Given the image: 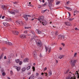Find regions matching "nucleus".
I'll return each mask as SVG.
<instances>
[{
    "instance_id": "nucleus-29",
    "label": "nucleus",
    "mask_w": 79,
    "mask_h": 79,
    "mask_svg": "<svg viewBox=\"0 0 79 79\" xmlns=\"http://www.w3.org/2000/svg\"><path fill=\"white\" fill-rule=\"evenodd\" d=\"M47 5V2H45V4L44 5H41L42 6H45V5Z\"/></svg>"
},
{
    "instance_id": "nucleus-35",
    "label": "nucleus",
    "mask_w": 79,
    "mask_h": 79,
    "mask_svg": "<svg viewBox=\"0 0 79 79\" xmlns=\"http://www.w3.org/2000/svg\"><path fill=\"white\" fill-rule=\"evenodd\" d=\"M2 75L3 76H5V75H6V73L5 72H3L2 73Z\"/></svg>"
},
{
    "instance_id": "nucleus-28",
    "label": "nucleus",
    "mask_w": 79,
    "mask_h": 79,
    "mask_svg": "<svg viewBox=\"0 0 79 79\" xmlns=\"http://www.w3.org/2000/svg\"><path fill=\"white\" fill-rule=\"evenodd\" d=\"M3 53H2V54H1L0 57V60L2 58V57H3Z\"/></svg>"
},
{
    "instance_id": "nucleus-8",
    "label": "nucleus",
    "mask_w": 79,
    "mask_h": 79,
    "mask_svg": "<svg viewBox=\"0 0 79 79\" xmlns=\"http://www.w3.org/2000/svg\"><path fill=\"white\" fill-rule=\"evenodd\" d=\"M26 35H21L20 36V37L21 38V39H25V38H26Z\"/></svg>"
},
{
    "instance_id": "nucleus-40",
    "label": "nucleus",
    "mask_w": 79,
    "mask_h": 79,
    "mask_svg": "<svg viewBox=\"0 0 79 79\" xmlns=\"http://www.w3.org/2000/svg\"><path fill=\"white\" fill-rule=\"evenodd\" d=\"M51 51V48H49V49L48 52L49 53H50V52Z\"/></svg>"
},
{
    "instance_id": "nucleus-47",
    "label": "nucleus",
    "mask_w": 79,
    "mask_h": 79,
    "mask_svg": "<svg viewBox=\"0 0 79 79\" xmlns=\"http://www.w3.org/2000/svg\"><path fill=\"white\" fill-rule=\"evenodd\" d=\"M47 68L45 67L44 69V71H45V70H47Z\"/></svg>"
},
{
    "instance_id": "nucleus-11",
    "label": "nucleus",
    "mask_w": 79,
    "mask_h": 79,
    "mask_svg": "<svg viewBox=\"0 0 79 79\" xmlns=\"http://www.w3.org/2000/svg\"><path fill=\"white\" fill-rule=\"evenodd\" d=\"M26 67H23L21 69V73H23V72H24V71H26Z\"/></svg>"
},
{
    "instance_id": "nucleus-59",
    "label": "nucleus",
    "mask_w": 79,
    "mask_h": 79,
    "mask_svg": "<svg viewBox=\"0 0 79 79\" xmlns=\"http://www.w3.org/2000/svg\"><path fill=\"white\" fill-rule=\"evenodd\" d=\"M4 59L5 60V59H6V56H5L4 57Z\"/></svg>"
},
{
    "instance_id": "nucleus-38",
    "label": "nucleus",
    "mask_w": 79,
    "mask_h": 79,
    "mask_svg": "<svg viewBox=\"0 0 79 79\" xmlns=\"http://www.w3.org/2000/svg\"><path fill=\"white\" fill-rule=\"evenodd\" d=\"M22 63L23 62L22 61H20L19 63V65H21Z\"/></svg>"
},
{
    "instance_id": "nucleus-62",
    "label": "nucleus",
    "mask_w": 79,
    "mask_h": 79,
    "mask_svg": "<svg viewBox=\"0 0 79 79\" xmlns=\"http://www.w3.org/2000/svg\"><path fill=\"white\" fill-rule=\"evenodd\" d=\"M34 18L32 19H31V21H34Z\"/></svg>"
},
{
    "instance_id": "nucleus-56",
    "label": "nucleus",
    "mask_w": 79,
    "mask_h": 79,
    "mask_svg": "<svg viewBox=\"0 0 79 79\" xmlns=\"http://www.w3.org/2000/svg\"><path fill=\"white\" fill-rule=\"evenodd\" d=\"M36 76H39V73H36Z\"/></svg>"
},
{
    "instance_id": "nucleus-36",
    "label": "nucleus",
    "mask_w": 79,
    "mask_h": 79,
    "mask_svg": "<svg viewBox=\"0 0 79 79\" xmlns=\"http://www.w3.org/2000/svg\"><path fill=\"white\" fill-rule=\"evenodd\" d=\"M32 68V69H33V71H35V67H34V66H33Z\"/></svg>"
},
{
    "instance_id": "nucleus-4",
    "label": "nucleus",
    "mask_w": 79,
    "mask_h": 79,
    "mask_svg": "<svg viewBox=\"0 0 79 79\" xmlns=\"http://www.w3.org/2000/svg\"><path fill=\"white\" fill-rule=\"evenodd\" d=\"M71 62L70 64H71L72 67H74V66H75V63H76V60H73H73H71Z\"/></svg>"
},
{
    "instance_id": "nucleus-33",
    "label": "nucleus",
    "mask_w": 79,
    "mask_h": 79,
    "mask_svg": "<svg viewBox=\"0 0 79 79\" xmlns=\"http://www.w3.org/2000/svg\"><path fill=\"white\" fill-rule=\"evenodd\" d=\"M46 52H47L48 50V48H47L46 46H45Z\"/></svg>"
},
{
    "instance_id": "nucleus-50",
    "label": "nucleus",
    "mask_w": 79,
    "mask_h": 79,
    "mask_svg": "<svg viewBox=\"0 0 79 79\" xmlns=\"http://www.w3.org/2000/svg\"><path fill=\"white\" fill-rule=\"evenodd\" d=\"M61 45H63V46H64V43H61Z\"/></svg>"
},
{
    "instance_id": "nucleus-18",
    "label": "nucleus",
    "mask_w": 79,
    "mask_h": 79,
    "mask_svg": "<svg viewBox=\"0 0 79 79\" xmlns=\"http://www.w3.org/2000/svg\"><path fill=\"white\" fill-rule=\"evenodd\" d=\"M64 57V56L63 55H60L58 57V58H60V59H61Z\"/></svg>"
},
{
    "instance_id": "nucleus-22",
    "label": "nucleus",
    "mask_w": 79,
    "mask_h": 79,
    "mask_svg": "<svg viewBox=\"0 0 79 79\" xmlns=\"http://www.w3.org/2000/svg\"><path fill=\"white\" fill-rule=\"evenodd\" d=\"M65 7L69 11H71L72 10V9H71V8L69 7Z\"/></svg>"
},
{
    "instance_id": "nucleus-1",
    "label": "nucleus",
    "mask_w": 79,
    "mask_h": 79,
    "mask_svg": "<svg viewBox=\"0 0 79 79\" xmlns=\"http://www.w3.org/2000/svg\"><path fill=\"white\" fill-rule=\"evenodd\" d=\"M37 19H38V21L41 23L42 21V24H43V26H45L47 24V21L45 20L44 19V16H40L39 17L38 19L36 18Z\"/></svg>"
},
{
    "instance_id": "nucleus-44",
    "label": "nucleus",
    "mask_w": 79,
    "mask_h": 79,
    "mask_svg": "<svg viewBox=\"0 0 79 79\" xmlns=\"http://www.w3.org/2000/svg\"><path fill=\"white\" fill-rule=\"evenodd\" d=\"M38 32L39 34H40L41 33V31H40V30H38Z\"/></svg>"
},
{
    "instance_id": "nucleus-17",
    "label": "nucleus",
    "mask_w": 79,
    "mask_h": 79,
    "mask_svg": "<svg viewBox=\"0 0 79 79\" xmlns=\"http://www.w3.org/2000/svg\"><path fill=\"white\" fill-rule=\"evenodd\" d=\"M69 69H68L67 71H65L64 72V74H68V73H69Z\"/></svg>"
},
{
    "instance_id": "nucleus-6",
    "label": "nucleus",
    "mask_w": 79,
    "mask_h": 79,
    "mask_svg": "<svg viewBox=\"0 0 79 79\" xmlns=\"http://www.w3.org/2000/svg\"><path fill=\"white\" fill-rule=\"evenodd\" d=\"M12 33L13 34L15 35H18V34H19V32L18 31H12Z\"/></svg>"
},
{
    "instance_id": "nucleus-23",
    "label": "nucleus",
    "mask_w": 79,
    "mask_h": 79,
    "mask_svg": "<svg viewBox=\"0 0 79 79\" xmlns=\"http://www.w3.org/2000/svg\"><path fill=\"white\" fill-rule=\"evenodd\" d=\"M52 71H51V70H50L48 72V75L49 76H52Z\"/></svg>"
},
{
    "instance_id": "nucleus-31",
    "label": "nucleus",
    "mask_w": 79,
    "mask_h": 79,
    "mask_svg": "<svg viewBox=\"0 0 79 79\" xmlns=\"http://www.w3.org/2000/svg\"><path fill=\"white\" fill-rule=\"evenodd\" d=\"M35 60H37V55L33 56Z\"/></svg>"
},
{
    "instance_id": "nucleus-64",
    "label": "nucleus",
    "mask_w": 79,
    "mask_h": 79,
    "mask_svg": "<svg viewBox=\"0 0 79 79\" xmlns=\"http://www.w3.org/2000/svg\"><path fill=\"white\" fill-rule=\"evenodd\" d=\"M13 3H14V4H16V2H14Z\"/></svg>"
},
{
    "instance_id": "nucleus-20",
    "label": "nucleus",
    "mask_w": 79,
    "mask_h": 79,
    "mask_svg": "<svg viewBox=\"0 0 79 79\" xmlns=\"http://www.w3.org/2000/svg\"><path fill=\"white\" fill-rule=\"evenodd\" d=\"M20 62V60L19 59H17L15 60V62L16 63H19Z\"/></svg>"
},
{
    "instance_id": "nucleus-49",
    "label": "nucleus",
    "mask_w": 79,
    "mask_h": 79,
    "mask_svg": "<svg viewBox=\"0 0 79 79\" xmlns=\"http://www.w3.org/2000/svg\"><path fill=\"white\" fill-rule=\"evenodd\" d=\"M76 55H77V53H75V54H74V56H76Z\"/></svg>"
},
{
    "instance_id": "nucleus-30",
    "label": "nucleus",
    "mask_w": 79,
    "mask_h": 79,
    "mask_svg": "<svg viewBox=\"0 0 79 79\" xmlns=\"http://www.w3.org/2000/svg\"><path fill=\"white\" fill-rule=\"evenodd\" d=\"M59 34V33H58V31H56V33H55L56 35H58Z\"/></svg>"
},
{
    "instance_id": "nucleus-55",
    "label": "nucleus",
    "mask_w": 79,
    "mask_h": 79,
    "mask_svg": "<svg viewBox=\"0 0 79 79\" xmlns=\"http://www.w3.org/2000/svg\"><path fill=\"white\" fill-rule=\"evenodd\" d=\"M27 15V17L28 16V17H31V15Z\"/></svg>"
},
{
    "instance_id": "nucleus-15",
    "label": "nucleus",
    "mask_w": 79,
    "mask_h": 79,
    "mask_svg": "<svg viewBox=\"0 0 79 79\" xmlns=\"http://www.w3.org/2000/svg\"><path fill=\"white\" fill-rule=\"evenodd\" d=\"M3 24L5 26H8V24L6 22H3Z\"/></svg>"
},
{
    "instance_id": "nucleus-61",
    "label": "nucleus",
    "mask_w": 79,
    "mask_h": 79,
    "mask_svg": "<svg viewBox=\"0 0 79 79\" xmlns=\"http://www.w3.org/2000/svg\"><path fill=\"white\" fill-rule=\"evenodd\" d=\"M68 13L69 14V16H71V14H70V13H69V12H68Z\"/></svg>"
},
{
    "instance_id": "nucleus-27",
    "label": "nucleus",
    "mask_w": 79,
    "mask_h": 79,
    "mask_svg": "<svg viewBox=\"0 0 79 79\" xmlns=\"http://www.w3.org/2000/svg\"><path fill=\"white\" fill-rule=\"evenodd\" d=\"M34 75H32L30 77L31 79H34Z\"/></svg>"
},
{
    "instance_id": "nucleus-21",
    "label": "nucleus",
    "mask_w": 79,
    "mask_h": 79,
    "mask_svg": "<svg viewBox=\"0 0 79 79\" xmlns=\"http://www.w3.org/2000/svg\"><path fill=\"white\" fill-rule=\"evenodd\" d=\"M16 23L18 25H20V21H19L18 20L17 21H16Z\"/></svg>"
},
{
    "instance_id": "nucleus-7",
    "label": "nucleus",
    "mask_w": 79,
    "mask_h": 79,
    "mask_svg": "<svg viewBox=\"0 0 79 79\" xmlns=\"http://www.w3.org/2000/svg\"><path fill=\"white\" fill-rule=\"evenodd\" d=\"M5 43L6 44H7V45H10V46L12 45V43L10 42H9V41H5Z\"/></svg>"
},
{
    "instance_id": "nucleus-26",
    "label": "nucleus",
    "mask_w": 79,
    "mask_h": 79,
    "mask_svg": "<svg viewBox=\"0 0 79 79\" xmlns=\"http://www.w3.org/2000/svg\"><path fill=\"white\" fill-rule=\"evenodd\" d=\"M47 11V9L45 10H42V11H41V12L42 13H44L45 12V11Z\"/></svg>"
},
{
    "instance_id": "nucleus-14",
    "label": "nucleus",
    "mask_w": 79,
    "mask_h": 79,
    "mask_svg": "<svg viewBox=\"0 0 79 79\" xmlns=\"http://www.w3.org/2000/svg\"><path fill=\"white\" fill-rule=\"evenodd\" d=\"M48 1V6L49 7H50L51 6H50V4L51 5H52V3H50V0H47Z\"/></svg>"
},
{
    "instance_id": "nucleus-41",
    "label": "nucleus",
    "mask_w": 79,
    "mask_h": 79,
    "mask_svg": "<svg viewBox=\"0 0 79 79\" xmlns=\"http://www.w3.org/2000/svg\"><path fill=\"white\" fill-rule=\"evenodd\" d=\"M74 13H78V11L76 10L74 11Z\"/></svg>"
},
{
    "instance_id": "nucleus-63",
    "label": "nucleus",
    "mask_w": 79,
    "mask_h": 79,
    "mask_svg": "<svg viewBox=\"0 0 79 79\" xmlns=\"http://www.w3.org/2000/svg\"><path fill=\"white\" fill-rule=\"evenodd\" d=\"M42 2L43 3H44V2H45V1H44V0H43Z\"/></svg>"
},
{
    "instance_id": "nucleus-45",
    "label": "nucleus",
    "mask_w": 79,
    "mask_h": 79,
    "mask_svg": "<svg viewBox=\"0 0 79 79\" xmlns=\"http://www.w3.org/2000/svg\"><path fill=\"white\" fill-rule=\"evenodd\" d=\"M24 33H25V34H27V31H24Z\"/></svg>"
},
{
    "instance_id": "nucleus-39",
    "label": "nucleus",
    "mask_w": 79,
    "mask_h": 79,
    "mask_svg": "<svg viewBox=\"0 0 79 79\" xmlns=\"http://www.w3.org/2000/svg\"><path fill=\"white\" fill-rule=\"evenodd\" d=\"M14 68H15V69H17L18 68V67H17V66H14Z\"/></svg>"
},
{
    "instance_id": "nucleus-43",
    "label": "nucleus",
    "mask_w": 79,
    "mask_h": 79,
    "mask_svg": "<svg viewBox=\"0 0 79 79\" xmlns=\"http://www.w3.org/2000/svg\"><path fill=\"white\" fill-rule=\"evenodd\" d=\"M29 28H30V27H25V29H29Z\"/></svg>"
},
{
    "instance_id": "nucleus-32",
    "label": "nucleus",
    "mask_w": 79,
    "mask_h": 79,
    "mask_svg": "<svg viewBox=\"0 0 79 79\" xmlns=\"http://www.w3.org/2000/svg\"><path fill=\"white\" fill-rule=\"evenodd\" d=\"M30 68H31V66H29L27 68V70H29V69Z\"/></svg>"
},
{
    "instance_id": "nucleus-3",
    "label": "nucleus",
    "mask_w": 79,
    "mask_h": 79,
    "mask_svg": "<svg viewBox=\"0 0 79 79\" xmlns=\"http://www.w3.org/2000/svg\"><path fill=\"white\" fill-rule=\"evenodd\" d=\"M35 42L36 44V45L39 46V47H40L41 45H42V43H41V42H40V40L38 39H36L35 40Z\"/></svg>"
},
{
    "instance_id": "nucleus-5",
    "label": "nucleus",
    "mask_w": 79,
    "mask_h": 79,
    "mask_svg": "<svg viewBox=\"0 0 79 79\" xmlns=\"http://www.w3.org/2000/svg\"><path fill=\"white\" fill-rule=\"evenodd\" d=\"M1 8L3 10H6L8 9V6L5 5H2Z\"/></svg>"
},
{
    "instance_id": "nucleus-2",
    "label": "nucleus",
    "mask_w": 79,
    "mask_h": 79,
    "mask_svg": "<svg viewBox=\"0 0 79 79\" xmlns=\"http://www.w3.org/2000/svg\"><path fill=\"white\" fill-rule=\"evenodd\" d=\"M58 39L60 40H61L62 41H64L67 38L63 35H59Z\"/></svg>"
},
{
    "instance_id": "nucleus-51",
    "label": "nucleus",
    "mask_w": 79,
    "mask_h": 79,
    "mask_svg": "<svg viewBox=\"0 0 79 79\" xmlns=\"http://www.w3.org/2000/svg\"><path fill=\"white\" fill-rule=\"evenodd\" d=\"M71 79H76V78H74V77H72Z\"/></svg>"
},
{
    "instance_id": "nucleus-57",
    "label": "nucleus",
    "mask_w": 79,
    "mask_h": 79,
    "mask_svg": "<svg viewBox=\"0 0 79 79\" xmlns=\"http://www.w3.org/2000/svg\"><path fill=\"white\" fill-rule=\"evenodd\" d=\"M50 2H51V3L53 2V0H50Z\"/></svg>"
},
{
    "instance_id": "nucleus-24",
    "label": "nucleus",
    "mask_w": 79,
    "mask_h": 79,
    "mask_svg": "<svg viewBox=\"0 0 79 79\" xmlns=\"http://www.w3.org/2000/svg\"><path fill=\"white\" fill-rule=\"evenodd\" d=\"M20 69H21V67H17V71H20Z\"/></svg>"
},
{
    "instance_id": "nucleus-12",
    "label": "nucleus",
    "mask_w": 79,
    "mask_h": 79,
    "mask_svg": "<svg viewBox=\"0 0 79 79\" xmlns=\"http://www.w3.org/2000/svg\"><path fill=\"white\" fill-rule=\"evenodd\" d=\"M64 24L66 25V26H70V23L68 22H65Z\"/></svg>"
},
{
    "instance_id": "nucleus-13",
    "label": "nucleus",
    "mask_w": 79,
    "mask_h": 79,
    "mask_svg": "<svg viewBox=\"0 0 79 79\" xmlns=\"http://www.w3.org/2000/svg\"><path fill=\"white\" fill-rule=\"evenodd\" d=\"M24 18H25L26 21H27V19H28V18H27V15H24Z\"/></svg>"
},
{
    "instance_id": "nucleus-42",
    "label": "nucleus",
    "mask_w": 79,
    "mask_h": 79,
    "mask_svg": "<svg viewBox=\"0 0 79 79\" xmlns=\"http://www.w3.org/2000/svg\"><path fill=\"white\" fill-rule=\"evenodd\" d=\"M59 3H60V1L56 3V5H58Z\"/></svg>"
},
{
    "instance_id": "nucleus-10",
    "label": "nucleus",
    "mask_w": 79,
    "mask_h": 79,
    "mask_svg": "<svg viewBox=\"0 0 79 79\" xmlns=\"http://www.w3.org/2000/svg\"><path fill=\"white\" fill-rule=\"evenodd\" d=\"M8 12L9 13L12 14V15H15V10H14L13 11H8Z\"/></svg>"
},
{
    "instance_id": "nucleus-58",
    "label": "nucleus",
    "mask_w": 79,
    "mask_h": 79,
    "mask_svg": "<svg viewBox=\"0 0 79 79\" xmlns=\"http://www.w3.org/2000/svg\"><path fill=\"white\" fill-rule=\"evenodd\" d=\"M67 4H69V1H68V2H67Z\"/></svg>"
},
{
    "instance_id": "nucleus-52",
    "label": "nucleus",
    "mask_w": 79,
    "mask_h": 79,
    "mask_svg": "<svg viewBox=\"0 0 79 79\" xmlns=\"http://www.w3.org/2000/svg\"><path fill=\"white\" fill-rule=\"evenodd\" d=\"M75 29L76 31H79V29H77V28H75Z\"/></svg>"
},
{
    "instance_id": "nucleus-60",
    "label": "nucleus",
    "mask_w": 79,
    "mask_h": 79,
    "mask_svg": "<svg viewBox=\"0 0 79 79\" xmlns=\"http://www.w3.org/2000/svg\"><path fill=\"white\" fill-rule=\"evenodd\" d=\"M60 50H62V48H60Z\"/></svg>"
},
{
    "instance_id": "nucleus-46",
    "label": "nucleus",
    "mask_w": 79,
    "mask_h": 79,
    "mask_svg": "<svg viewBox=\"0 0 79 79\" xmlns=\"http://www.w3.org/2000/svg\"><path fill=\"white\" fill-rule=\"evenodd\" d=\"M40 58H42V55L41 54H40Z\"/></svg>"
},
{
    "instance_id": "nucleus-19",
    "label": "nucleus",
    "mask_w": 79,
    "mask_h": 79,
    "mask_svg": "<svg viewBox=\"0 0 79 79\" xmlns=\"http://www.w3.org/2000/svg\"><path fill=\"white\" fill-rule=\"evenodd\" d=\"M31 2H29V5H28V6H31V7H32V8L34 7V6L31 4Z\"/></svg>"
},
{
    "instance_id": "nucleus-9",
    "label": "nucleus",
    "mask_w": 79,
    "mask_h": 79,
    "mask_svg": "<svg viewBox=\"0 0 79 79\" xmlns=\"http://www.w3.org/2000/svg\"><path fill=\"white\" fill-rule=\"evenodd\" d=\"M28 61H29V59L27 58H26L24 59L23 62L24 63H26V62H28Z\"/></svg>"
},
{
    "instance_id": "nucleus-54",
    "label": "nucleus",
    "mask_w": 79,
    "mask_h": 79,
    "mask_svg": "<svg viewBox=\"0 0 79 79\" xmlns=\"http://www.w3.org/2000/svg\"><path fill=\"white\" fill-rule=\"evenodd\" d=\"M31 74V73L29 72L27 73L28 75H29L30 74Z\"/></svg>"
},
{
    "instance_id": "nucleus-37",
    "label": "nucleus",
    "mask_w": 79,
    "mask_h": 79,
    "mask_svg": "<svg viewBox=\"0 0 79 79\" xmlns=\"http://www.w3.org/2000/svg\"><path fill=\"white\" fill-rule=\"evenodd\" d=\"M10 72V74H11V75H13V71H12V70H11Z\"/></svg>"
},
{
    "instance_id": "nucleus-34",
    "label": "nucleus",
    "mask_w": 79,
    "mask_h": 79,
    "mask_svg": "<svg viewBox=\"0 0 79 79\" xmlns=\"http://www.w3.org/2000/svg\"><path fill=\"white\" fill-rule=\"evenodd\" d=\"M14 11L15 12V13H18L19 12L18 10H14Z\"/></svg>"
},
{
    "instance_id": "nucleus-16",
    "label": "nucleus",
    "mask_w": 79,
    "mask_h": 79,
    "mask_svg": "<svg viewBox=\"0 0 79 79\" xmlns=\"http://www.w3.org/2000/svg\"><path fill=\"white\" fill-rule=\"evenodd\" d=\"M75 74H77V78L78 79H79V73H77V71H76V72H75Z\"/></svg>"
},
{
    "instance_id": "nucleus-53",
    "label": "nucleus",
    "mask_w": 79,
    "mask_h": 79,
    "mask_svg": "<svg viewBox=\"0 0 79 79\" xmlns=\"http://www.w3.org/2000/svg\"><path fill=\"white\" fill-rule=\"evenodd\" d=\"M5 17V16H3L2 17V19H4V18Z\"/></svg>"
},
{
    "instance_id": "nucleus-25",
    "label": "nucleus",
    "mask_w": 79,
    "mask_h": 79,
    "mask_svg": "<svg viewBox=\"0 0 79 79\" xmlns=\"http://www.w3.org/2000/svg\"><path fill=\"white\" fill-rule=\"evenodd\" d=\"M33 56L37 55V52L35 51H34L33 52Z\"/></svg>"
},
{
    "instance_id": "nucleus-48",
    "label": "nucleus",
    "mask_w": 79,
    "mask_h": 79,
    "mask_svg": "<svg viewBox=\"0 0 79 79\" xmlns=\"http://www.w3.org/2000/svg\"><path fill=\"white\" fill-rule=\"evenodd\" d=\"M38 8H41V7H42V6H41L40 5H39L38 6Z\"/></svg>"
}]
</instances>
